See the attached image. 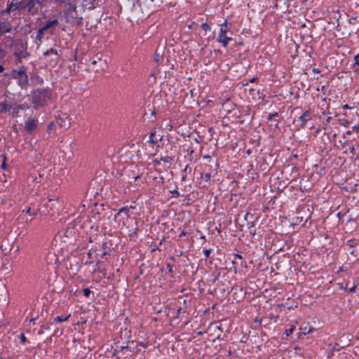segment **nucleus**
Masks as SVG:
<instances>
[{
  "label": "nucleus",
  "instance_id": "obj_1",
  "mask_svg": "<svg viewBox=\"0 0 359 359\" xmlns=\"http://www.w3.org/2000/svg\"><path fill=\"white\" fill-rule=\"evenodd\" d=\"M50 100H52V94L48 89H36L32 93V102L34 109L44 107Z\"/></svg>",
  "mask_w": 359,
  "mask_h": 359
},
{
  "label": "nucleus",
  "instance_id": "obj_2",
  "mask_svg": "<svg viewBox=\"0 0 359 359\" xmlns=\"http://www.w3.org/2000/svg\"><path fill=\"white\" fill-rule=\"evenodd\" d=\"M80 0H71L67 3V7L65 11L66 22L73 25H79L82 23V18L79 17L76 11L77 3Z\"/></svg>",
  "mask_w": 359,
  "mask_h": 359
},
{
  "label": "nucleus",
  "instance_id": "obj_3",
  "mask_svg": "<svg viewBox=\"0 0 359 359\" xmlns=\"http://www.w3.org/2000/svg\"><path fill=\"white\" fill-rule=\"evenodd\" d=\"M212 171L206 172V170H201L200 172L201 180L199 184L202 187H208L213 183L212 177L215 176Z\"/></svg>",
  "mask_w": 359,
  "mask_h": 359
},
{
  "label": "nucleus",
  "instance_id": "obj_4",
  "mask_svg": "<svg viewBox=\"0 0 359 359\" xmlns=\"http://www.w3.org/2000/svg\"><path fill=\"white\" fill-rule=\"evenodd\" d=\"M25 8H27L28 12L32 15L38 13L40 6L39 0H29L27 3H24Z\"/></svg>",
  "mask_w": 359,
  "mask_h": 359
},
{
  "label": "nucleus",
  "instance_id": "obj_5",
  "mask_svg": "<svg viewBox=\"0 0 359 359\" xmlns=\"http://www.w3.org/2000/svg\"><path fill=\"white\" fill-rule=\"evenodd\" d=\"M27 44L24 43H21L19 45L18 49L14 52V55L18 57L20 60L21 58H25L29 55V54L27 52Z\"/></svg>",
  "mask_w": 359,
  "mask_h": 359
},
{
  "label": "nucleus",
  "instance_id": "obj_6",
  "mask_svg": "<svg viewBox=\"0 0 359 359\" xmlns=\"http://www.w3.org/2000/svg\"><path fill=\"white\" fill-rule=\"evenodd\" d=\"M205 159H206L209 163L211 162V158L210 156H205ZM217 164L215 162H213L212 164L205 163L203 165L202 170H206V172H212L213 175L217 174Z\"/></svg>",
  "mask_w": 359,
  "mask_h": 359
},
{
  "label": "nucleus",
  "instance_id": "obj_7",
  "mask_svg": "<svg viewBox=\"0 0 359 359\" xmlns=\"http://www.w3.org/2000/svg\"><path fill=\"white\" fill-rule=\"evenodd\" d=\"M39 124V121L36 118H29L25 123V129L27 132L31 133L34 130Z\"/></svg>",
  "mask_w": 359,
  "mask_h": 359
},
{
  "label": "nucleus",
  "instance_id": "obj_8",
  "mask_svg": "<svg viewBox=\"0 0 359 359\" xmlns=\"http://www.w3.org/2000/svg\"><path fill=\"white\" fill-rule=\"evenodd\" d=\"M222 109L228 113H233L236 114L235 111L236 110V106L229 99H226L222 104Z\"/></svg>",
  "mask_w": 359,
  "mask_h": 359
},
{
  "label": "nucleus",
  "instance_id": "obj_9",
  "mask_svg": "<svg viewBox=\"0 0 359 359\" xmlns=\"http://www.w3.org/2000/svg\"><path fill=\"white\" fill-rule=\"evenodd\" d=\"M18 83L22 88L25 87L28 83V77L25 72L20 71L18 72Z\"/></svg>",
  "mask_w": 359,
  "mask_h": 359
},
{
  "label": "nucleus",
  "instance_id": "obj_10",
  "mask_svg": "<svg viewBox=\"0 0 359 359\" xmlns=\"http://www.w3.org/2000/svg\"><path fill=\"white\" fill-rule=\"evenodd\" d=\"M12 30V27L8 22H0V36L5 33H8Z\"/></svg>",
  "mask_w": 359,
  "mask_h": 359
},
{
  "label": "nucleus",
  "instance_id": "obj_11",
  "mask_svg": "<svg viewBox=\"0 0 359 359\" xmlns=\"http://www.w3.org/2000/svg\"><path fill=\"white\" fill-rule=\"evenodd\" d=\"M57 24H58V20L56 19L50 20V21H48L46 22V24L42 28L45 32L50 30V32L52 34L53 30L51 29L53 27H54L55 25H57Z\"/></svg>",
  "mask_w": 359,
  "mask_h": 359
},
{
  "label": "nucleus",
  "instance_id": "obj_12",
  "mask_svg": "<svg viewBox=\"0 0 359 359\" xmlns=\"http://www.w3.org/2000/svg\"><path fill=\"white\" fill-rule=\"evenodd\" d=\"M229 29V24L227 22V20L224 21V22L221 25L220 32L218 37H224L226 36V33Z\"/></svg>",
  "mask_w": 359,
  "mask_h": 359
},
{
  "label": "nucleus",
  "instance_id": "obj_13",
  "mask_svg": "<svg viewBox=\"0 0 359 359\" xmlns=\"http://www.w3.org/2000/svg\"><path fill=\"white\" fill-rule=\"evenodd\" d=\"M14 44V39L11 36H6L2 41V45L5 47H12Z\"/></svg>",
  "mask_w": 359,
  "mask_h": 359
},
{
  "label": "nucleus",
  "instance_id": "obj_14",
  "mask_svg": "<svg viewBox=\"0 0 359 359\" xmlns=\"http://www.w3.org/2000/svg\"><path fill=\"white\" fill-rule=\"evenodd\" d=\"M311 113L309 111H306L301 116H300V121H301V126L303 127L306 124V121L310 118Z\"/></svg>",
  "mask_w": 359,
  "mask_h": 359
},
{
  "label": "nucleus",
  "instance_id": "obj_15",
  "mask_svg": "<svg viewBox=\"0 0 359 359\" xmlns=\"http://www.w3.org/2000/svg\"><path fill=\"white\" fill-rule=\"evenodd\" d=\"M11 110V106L7 104L5 102H0V113L10 112Z\"/></svg>",
  "mask_w": 359,
  "mask_h": 359
},
{
  "label": "nucleus",
  "instance_id": "obj_16",
  "mask_svg": "<svg viewBox=\"0 0 359 359\" xmlns=\"http://www.w3.org/2000/svg\"><path fill=\"white\" fill-rule=\"evenodd\" d=\"M57 123L61 127L66 128H68L70 126V121H69L68 117L66 118V120H63L62 118H60L58 120Z\"/></svg>",
  "mask_w": 359,
  "mask_h": 359
},
{
  "label": "nucleus",
  "instance_id": "obj_17",
  "mask_svg": "<svg viewBox=\"0 0 359 359\" xmlns=\"http://www.w3.org/2000/svg\"><path fill=\"white\" fill-rule=\"evenodd\" d=\"M231 40H232V39L231 37H228L226 36L222 37V38L221 37L217 38L218 42L221 43L224 47H226L229 42Z\"/></svg>",
  "mask_w": 359,
  "mask_h": 359
},
{
  "label": "nucleus",
  "instance_id": "obj_18",
  "mask_svg": "<svg viewBox=\"0 0 359 359\" xmlns=\"http://www.w3.org/2000/svg\"><path fill=\"white\" fill-rule=\"evenodd\" d=\"M163 60V54H162V51L160 50L158 48H157L156 53H155V56H154V61L156 62V63H160Z\"/></svg>",
  "mask_w": 359,
  "mask_h": 359
},
{
  "label": "nucleus",
  "instance_id": "obj_19",
  "mask_svg": "<svg viewBox=\"0 0 359 359\" xmlns=\"http://www.w3.org/2000/svg\"><path fill=\"white\" fill-rule=\"evenodd\" d=\"M70 316H71V314L67 315L65 316H57L56 318H54V323H58L67 321L70 318Z\"/></svg>",
  "mask_w": 359,
  "mask_h": 359
},
{
  "label": "nucleus",
  "instance_id": "obj_20",
  "mask_svg": "<svg viewBox=\"0 0 359 359\" xmlns=\"http://www.w3.org/2000/svg\"><path fill=\"white\" fill-rule=\"evenodd\" d=\"M10 5L15 6L16 9L25 8L24 2H18L17 0H13Z\"/></svg>",
  "mask_w": 359,
  "mask_h": 359
},
{
  "label": "nucleus",
  "instance_id": "obj_21",
  "mask_svg": "<svg viewBox=\"0 0 359 359\" xmlns=\"http://www.w3.org/2000/svg\"><path fill=\"white\" fill-rule=\"evenodd\" d=\"M22 105H15L13 107H11V109L10 113H11L13 115H17L19 113V111L20 109H22Z\"/></svg>",
  "mask_w": 359,
  "mask_h": 359
},
{
  "label": "nucleus",
  "instance_id": "obj_22",
  "mask_svg": "<svg viewBox=\"0 0 359 359\" xmlns=\"http://www.w3.org/2000/svg\"><path fill=\"white\" fill-rule=\"evenodd\" d=\"M156 135V131L151 132L149 135V142L152 144H155L157 143V140H154V137Z\"/></svg>",
  "mask_w": 359,
  "mask_h": 359
},
{
  "label": "nucleus",
  "instance_id": "obj_23",
  "mask_svg": "<svg viewBox=\"0 0 359 359\" xmlns=\"http://www.w3.org/2000/svg\"><path fill=\"white\" fill-rule=\"evenodd\" d=\"M44 55H53L55 57H57V52L56 50L53 49V48H50L48 50H46L45 53H44Z\"/></svg>",
  "mask_w": 359,
  "mask_h": 359
},
{
  "label": "nucleus",
  "instance_id": "obj_24",
  "mask_svg": "<svg viewBox=\"0 0 359 359\" xmlns=\"http://www.w3.org/2000/svg\"><path fill=\"white\" fill-rule=\"evenodd\" d=\"M295 329V327L294 325H291L289 329H287L285 331V334L287 337H289L290 334H292Z\"/></svg>",
  "mask_w": 359,
  "mask_h": 359
},
{
  "label": "nucleus",
  "instance_id": "obj_25",
  "mask_svg": "<svg viewBox=\"0 0 359 359\" xmlns=\"http://www.w3.org/2000/svg\"><path fill=\"white\" fill-rule=\"evenodd\" d=\"M23 211L26 212V213L29 214V215H35L36 214V211L32 208H28L26 210H23Z\"/></svg>",
  "mask_w": 359,
  "mask_h": 359
},
{
  "label": "nucleus",
  "instance_id": "obj_26",
  "mask_svg": "<svg viewBox=\"0 0 359 359\" xmlns=\"http://www.w3.org/2000/svg\"><path fill=\"white\" fill-rule=\"evenodd\" d=\"M45 31L43 29V28L39 29L37 33L36 39L40 41Z\"/></svg>",
  "mask_w": 359,
  "mask_h": 359
},
{
  "label": "nucleus",
  "instance_id": "obj_27",
  "mask_svg": "<svg viewBox=\"0 0 359 359\" xmlns=\"http://www.w3.org/2000/svg\"><path fill=\"white\" fill-rule=\"evenodd\" d=\"M212 251V249H204L203 250V253H204L205 259H208L210 257V255Z\"/></svg>",
  "mask_w": 359,
  "mask_h": 359
},
{
  "label": "nucleus",
  "instance_id": "obj_28",
  "mask_svg": "<svg viewBox=\"0 0 359 359\" xmlns=\"http://www.w3.org/2000/svg\"><path fill=\"white\" fill-rule=\"evenodd\" d=\"M161 161H163L165 163H170V161L172 160V158L168 156H165L163 157H161Z\"/></svg>",
  "mask_w": 359,
  "mask_h": 359
},
{
  "label": "nucleus",
  "instance_id": "obj_29",
  "mask_svg": "<svg viewBox=\"0 0 359 359\" xmlns=\"http://www.w3.org/2000/svg\"><path fill=\"white\" fill-rule=\"evenodd\" d=\"M128 212H129L128 208L127 207H124V208H121L119 210V212L117 213V215H118V214H120L121 212H123V213H125L128 217L129 216Z\"/></svg>",
  "mask_w": 359,
  "mask_h": 359
},
{
  "label": "nucleus",
  "instance_id": "obj_30",
  "mask_svg": "<svg viewBox=\"0 0 359 359\" xmlns=\"http://www.w3.org/2000/svg\"><path fill=\"white\" fill-rule=\"evenodd\" d=\"M90 293H91V291L90 290L89 288H84L83 290V294L87 298H88L90 297Z\"/></svg>",
  "mask_w": 359,
  "mask_h": 359
},
{
  "label": "nucleus",
  "instance_id": "obj_31",
  "mask_svg": "<svg viewBox=\"0 0 359 359\" xmlns=\"http://www.w3.org/2000/svg\"><path fill=\"white\" fill-rule=\"evenodd\" d=\"M355 287H356V285H353L351 287L348 286V283H347L344 289L348 290L350 292H353L355 290Z\"/></svg>",
  "mask_w": 359,
  "mask_h": 359
},
{
  "label": "nucleus",
  "instance_id": "obj_32",
  "mask_svg": "<svg viewBox=\"0 0 359 359\" xmlns=\"http://www.w3.org/2000/svg\"><path fill=\"white\" fill-rule=\"evenodd\" d=\"M98 62H100V63H102V65H100V69H101L102 70H104V69H105V68L107 67L106 62H105V61H104V62H102V59H101L100 57H98Z\"/></svg>",
  "mask_w": 359,
  "mask_h": 359
},
{
  "label": "nucleus",
  "instance_id": "obj_33",
  "mask_svg": "<svg viewBox=\"0 0 359 359\" xmlns=\"http://www.w3.org/2000/svg\"><path fill=\"white\" fill-rule=\"evenodd\" d=\"M201 27L205 31H208V30L210 29V26L207 23H203L202 25H201Z\"/></svg>",
  "mask_w": 359,
  "mask_h": 359
},
{
  "label": "nucleus",
  "instance_id": "obj_34",
  "mask_svg": "<svg viewBox=\"0 0 359 359\" xmlns=\"http://www.w3.org/2000/svg\"><path fill=\"white\" fill-rule=\"evenodd\" d=\"M166 269H167V270H168L170 273H172V272H173V271H172V265L171 264H170V263H167V264H166Z\"/></svg>",
  "mask_w": 359,
  "mask_h": 359
},
{
  "label": "nucleus",
  "instance_id": "obj_35",
  "mask_svg": "<svg viewBox=\"0 0 359 359\" xmlns=\"http://www.w3.org/2000/svg\"><path fill=\"white\" fill-rule=\"evenodd\" d=\"M6 52L0 48V60H2L6 56Z\"/></svg>",
  "mask_w": 359,
  "mask_h": 359
},
{
  "label": "nucleus",
  "instance_id": "obj_36",
  "mask_svg": "<svg viewBox=\"0 0 359 359\" xmlns=\"http://www.w3.org/2000/svg\"><path fill=\"white\" fill-rule=\"evenodd\" d=\"M20 340L22 343H25L26 341V337L24 335V334H21L20 336Z\"/></svg>",
  "mask_w": 359,
  "mask_h": 359
},
{
  "label": "nucleus",
  "instance_id": "obj_37",
  "mask_svg": "<svg viewBox=\"0 0 359 359\" xmlns=\"http://www.w3.org/2000/svg\"><path fill=\"white\" fill-rule=\"evenodd\" d=\"M53 126V122L50 123L48 125V126H47V131H48V132H50V131L52 130Z\"/></svg>",
  "mask_w": 359,
  "mask_h": 359
},
{
  "label": "nucleus",
  "instance_id": "obj_38",
  "mask_svg": "<svg viewBox=\"0 0 359 359\" xmlns=\"http://www.w3.org/2000/svg\"><path fill=\"white\" fill-rule=\"evenodd\" d=\"M358 57H359V55H355V56L354 57V59H355V65H359V62H358Z\"/></svg>",
  "mask_w": 359,
  "mask_h": 359
},
{
  "label": "nucleus",
  "instance_id": "obj_39",
  "mask_svg": "<svg viewBox=\"0 0 359 359\" xmlns=\"http://www.w3.org/2000/svg\"><path fill=\"white\" fill-rule=\"evenodd\" d=\"M353 130H355L356 133H358L359 131V126H353Z\"/></svg>",
  "mask_w": 359,
  "mask_h": 359
},
{
  "label": "nucleus",
  "instance_id": "obj_40",
  "mask_svg": "<svg viewBox=\"0 0 359 359\" xmlns=\"http://www.w3.org/2000/svg\"><path fill=\"white\" fill-rule=\"evenodd\" d=\"M234 257H235L236 259H242V256L241 255H238V254H235Z\"/></svg>",
  "mask_w": 359,
  "mask_h": 359
},
{
  "label": "nucleus",
  "instance_id": "obj_41",
  "mask_svg": "<svg viewBox=\"0 0 359 359\" xmlns=\"http://www.w3.org/2000/svg\"><path fill=\"white\" fill-rule=\"evenodd\" d=\"M11 7L12 6H11V5H9V6L6 9L5 12L7 13H9L11 12Z\"/></svg>",
  "mask_w": 359,
  "mask_h": 359
},
{
  "label": "nucleus",
  "instance_id": "obj_42",
  "mask_svg": "<svg viewBox=\"0 0 359 359\" xmlns=\"http://www.w3.org/2000/svg\"><path fill=\"white\" fill-rule=\"evenodd\" d=\"M127 348H128V345H127V346H121L120 347V350H121V351H123V350L127 349Z\"/></svg>",
  "mask_w": 359,
  "mask_h": 359
},
{
  "label": "nucleus",
  "instance_id": "obj_43",
  "mask_svg": "<svg viewBox=\"0 0 359 359\" xmlns=\"http://www.w3.org/2000/svg\"><path fill=\"white\" fill-rule=\"evenodd\" d=\"M257 80H258V79H257V77H254V78H252V79H250V81L251 83H253V82H255V81H257Z\"/></svg>",
  "mask_w": 359,
  "mask_h": 359
},
{
  "label": "nucleus",
  "instance_id": "obj_44",
  "mask_svg": "<svg viewBox=\"0 0 359 359\" xmlns=\"http://www.w3.org/2000/svg\"><path fill=\"white\" fill-rule=\"evenodd\" d=\"M22 109H28L29 108V106L27 104H22Z\"/></svg>",
  "mask_w": 359,
  "mask_h": 359
},
{
  "label": "nucleus",
  "instance_id": "obj_45",
  "mask_svg": "<svg viewBox=\"0 0 359 359\" xmlns=\"http://www.w3.org/2000/svg\"><path fill=\"white\" fill-rule=\"evenodd\" d=\"M344 109H351V107L348 104H345L343 106Z\"/></svg>",
  "mask_w": 359,
  "mask_h": 359
},
{
  "label": "nucleus",
  "instance_id": "obj_46",
  "mask_svg": "<svg viewBox=\"0 0 359 359\" xmlns=\"http://www.w3.org/2000/svg\"><path fill=\"white\" fill-rule=\"evenodd\" d=\"M4 70V67L0 65V72H2Z\"/></svg>",
  "mask_w": 359,
  "mask_h": 359
},
{
  "label": "nucleus",
  "instance_id": "obj_47",
  "mask_svg": "<svg viewBox=\"0 0 359 359\" xmlns=\"http://www.w3.org/2000/svg\"><path fill=\"white\" fill-rule=\"evenodd\" d=\"M313 71L314 72H316V73H319V72H320V71H319L318 69H316V68H314V69H313Z\"/></svg>",
  "mask_w": 359,
  "mask_h": 359
},
{
  "label": "nucleus",
  "instance_id": "obj_48",
  "mask_svg": "<svg viewBox=\"0 0 359 359\" xmlns=\"http://www.w3.org/2000/svg\"><path fill=\"white\" fill-rule=\"evenodd\" d=\"M97 63V61L96 60L92 61V64L95 65Z\"/></svg>",
  "mask_w": 359,
  "mask_h": 359
},
{
  "label": "nucleus",
  "instance_id": "obj_49",
  "mask_svg": "<svg viewBox=\"0 0 359 359\" xmlns=\"http://www.w3.org/2000/svg\"><path fill=\"white\" fill-rule=\"evenodd\" d=\"M248 90H249V92H250V93H252L254 91V89H253V88H248Z\"/></svg>",
  "mask_w": 359,
  "mask_h": 359
},
{
  "label": "nucleus",
  "instance_id": "obj_50",
  "mask_svg": "<svg viewBox=\"0 0 359 359\" xmlns=\"http://www.w3.org/2000/svg\"><path fill=\"white\" fill-rule=\"evenodd\" d=\"M117 353H118V351L117 350H114V353H113V355H116Z\"/></svg>",
  "mask_w": 359,
  "mask_h": 359
},
{
  "label": "nucleus",
  "instance_id": "obj_51",
  "mask_svg": "<svg viewBox=\"0 0 359 359\" xmlns=\"http://www.w3.org/2000/svg\"><path fill=\"white\" fill-rule=\"evenodd\" d=\"M180 310H181V309H177V316L176 317H178V314L180 313Z\"/></svg>",
  "mask_w": 359,
  "mask_h": 359
},
{
  "label": "nucleus",
  "instance_id": "obj_52",
  "mask_svg": "<svg viewBox=\"0 0 359 359\" xmlns=\"http://www.w3.org/2000/svg\"><path fill=\"white\" fill-rule=\"evenodd\" d=\"M182 236H185V233L184 231H182L180 235V237H182Z\"/></svg>",
  "mask_w": 359,
  "mask_h": 359
},
{
  "label": "nucleus",
  "instance_id": "obj_53",
  "mask_svg": "<svg viewBox=\"0 0 359 359\" xmlns=\"http://www.w3.org/2000/svg\"><path fill=\"white\" fill-rule=\"evenodd\" d=\"M201 239H203V240L205 241V236H201Z\"/></svg>",
  "mask_w": 359,
  "mask_h": 359
},
{
  "label": "nucleus",
  "instance_id": "obj_54",
  "mask_svg": "<svg viewBox=\"0 0 359 359\" xmlns=\"http://www.w3.org/2000/svg\"><path fill=\"white\" fill-rule=\"evenodd\" d=\"M1 166H2V168H5V166H6V163H5V162H4V163H2V165H1Z\"/></svg>",
  "mask_w": 359,
  "mask_h": 359
},
{
  "label": "nucleus",
  "instance_id": "obj_55",
  "mask_svg": "<svg viewBox=\"0 0 359 359\" xmlns=\"http://www.w3.org/2000/svg\"><path fill=\"white\" fill-rule=\"evenodd\" d=\"M3 296H4V301H6V292H4V294Z\"/></svg>",
  "mask_w": 359,
  "mask_h": 359
},
{
  "label": "nucleus",
  "instance_id": "obj_56",
  "mask_svg": "<svg viewBox=\"0 0 359 359\" xmlns=\"http://www.w3.org/2000/svg\"><path fill=\"white\" fill-rule=\"evenodd\" d=\"M243 86H246V87H248V83H243Z\"/></svg>",
  "mask_w": 359,
  "mask_h": 359
},
{
  "label": "nucleus",
  "instance_id": "obj_57",
  "mask_svg": "<svg viewBox=\"0 0 359 359\" xmlns=\"http://www.w3.org/2000/svg\"><path fill=\"white\" fill-rule=\"evenodd\" d=\"M130 208H131V209H134V208H135V206H133V205H130Z\"/></svg>",
  "mask_w": 359,
  "mask_h": 359
},
{
  "label": "nucleus",
  "instance_id": "obj_58",
  "mask_svg": "<svg viewBox=\"0 0 359 359\" xmlns=\"http://www.w3.org/2000/svg\"><path fill=\"white\" fill-rule=\"evenodd\" d=\"M232 264L234 265L236 264V261L235 260H233L232 261Z\"/></svg>",
  "mask_w": 359,
  "mask_h": 359
},
{
  "label": "nucleus",
  "instance_id": "obj_59",
  "mask_svg": "<svg viewBox=\"0 0 359 359\" xmlns=\"http://www.w3.org/2000/svg\"><path fill=\"white\" fill-rule=\"evenodd\" d=\"M0 359H4V358L1 357Z\"/></svg>",
  "mask_w": 359,
  "mask_h": 359
},
{
  "label": "nucleus",
  "instance_id": "obj_60",
  "mask_svg": "<svg viewBox=\"0 0 359 359\" xmlns=\"http://www.w3.org/2000/svg\"><path fill=\"white\" fill-rule=\"evenodd\" d=\"M151 1H154V0H151Z\"/></svg>",
  "mask_w": 359,
  "mask_h": 359
},
{
  "label": "nucleus",
  "instance_id": "obj_61",
  "mask_svg": "<svg viewBox=\"0 0 359 359\" xmlns=\"http://www.w3.org/2000/svg\"><path fill=\"white\" fill-rule=\"evenodd\" d=\"M139 0H136V1L137 2Z\"/></svg>",
  "mask_w": 359,
  "mask_h": 359
}]
</instances>
